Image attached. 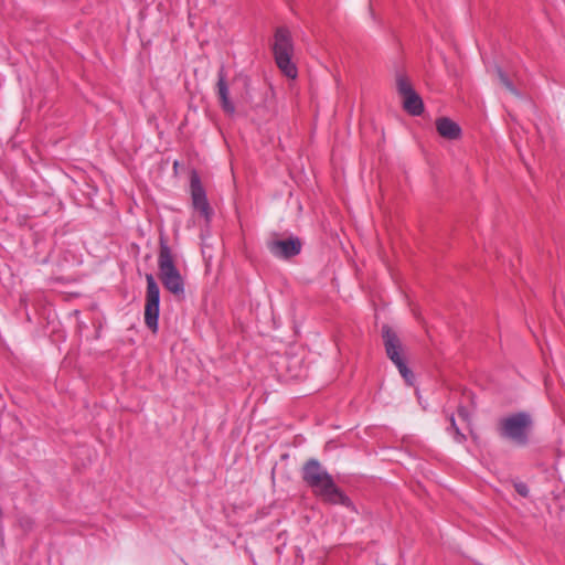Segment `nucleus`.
Returning a JSON list of instances; mask_svg holds the SVG:
<instances>
[{"instance_id": "7ed1b4c3", "label": "nucleus", "mask_w": 565, "mask_h": 565, "mask_svg": "<svg viewBox=\"0 0 565 565\" xmlns=\"http://www.w3.org/2000/svg\"><path fill=\"white\" fill-rule=\"evenodd\" d=\"M158 268L163 287L177 297H184V280L175 266L172 250L163 237H160Z\"/></svg>"}, {"instance_id": "423d86ee", "label": "nucleus", "mask_w": 565, "mask_h": 565, "mask_svg": "<svg viewBox=\"0 0 565 565\" xmlns=\"http://www.w3.org/2000/svg\"><path fill=\"white\" fill-rule=\"evenodd\" d=\"M146 281L145 323L150 330L156 332L158 330L160 311V289L152 274L146 275Z\"/></svg>"}, {"instance_id": "1a4fd4ad", "label": "nucleus", "mask_w": 565, "mask_h": 565, "mask_svg": "<svg viewBox=\"0 0 565 565\" xmlns=\"http://www.w3.org/2000/svg\"><path fill=\"white\" fill-rule=\"evenodd\" d=\"M217 77L218 78H217V84H216V88H217L216 93H217V97L220 99L221 107L226 114L233 115L235 113V106L232 103V100L230 99V90H228V85L226 83L223 66L220 68Z\"/></svg>"}, {"instance_id": "ddd939ff", "label": "nucleus", "mask_w": 565, "mask_h": 565, "mask_svg": "<svg viewBox=\"0 0 565 565\" xmlns=\"http://www.w3.org/2000/svg\"><path fill=\"white\" fill-rule=\"evenodd\" d=\"M396 89L401 96H405L414 92V88L412 87L408 77L403 73L396 74Z\"/></svg>"}, {"instance_id": "9d476101", "label": "nucleus", "mask_w": 565, "mask_h": 565, "mask_svg": "<svg viewBox=\"0 0 565 565\" xmlns=\"http://www.w3.org/2000/svg\"><path fill=\"white\" fill-rule=\"evenodd\" d=\"M436 128L441 137L449 140L458 139L461 135L460 126L447 117L438 118L436 120Z\"/></svg>"}, {"instance_id": "9b49d317", "label": "nucleus", "mask_w": 565, "mask_h": 565, "mask_svg": "<svg viewBox=\"0 0 565 565\" xmlns=\"http://www.w3.org/2000/svg\"><path fill=\"white\" fill-rule=\"evenodd\" d=\"M403 100L404 109L412 116H419L424 111V104L420 96L414 90L405 96Z\"/></svg>"}, {"instance_id": "6e6552de", "label": "nucleus", "mask_w": 565, "mask_h": 565, "mask_svg": "<svg viewBox=\"0 0 565 565\" xmlns=\"http://www.w3.org/2000/svg\"><path fill=\"white\" fill-rule=\"evenodd\" d=\"M190 188L193 209L200 212V214L205 218L206 222H210L213 215V211L207 201L205 190L202 186L198 175H192Z\"/></svg>"}, {"instance_id": "f8f14e48", "label": "nucleus", "mask_w": 565, "mask_h": 565, "mask_svg": "<svg viewBox=\"0 0 565 565\" xmlns=\"http://www.w3.org/2000/svg\"><path fill=\"white\" fill-rule=\"evenodd\" d=\"M494 70H495V74L498 76L500 84L503 85L505 87V89L509 90L512 95L520 97L521 96L520 92L516 89V87L514 86L512 81L509 78L507 73L500 66H495Z\"/></svg>"}, {"instance_id": "4468645a", "label": "nucleus", "mask_w": 565, "mask_h": 565, "mask_svg": "<svg viewBox=\"0 0 565 565\" xmlns=\"http://www.w3.org/2000/svg\"><path fill=\"white\" fill-rule=\"evenodd\" d=\"M449 422H450V426L447 428L448 433L454 436V439L457 443H460V444L463 443L466 440V436L458 428L454 415H450Z\"/></svg>"}, {"instance_id": "2eb2a0df", "label": "nucleus", "mask_w": 565, "mask_h": 565, "mask_svg": "<svg viewBox=\"0 0 565 565\" xmlns=\"http://www.w3.org/2000/svg\"><path fill=\"white\" fill-rule=\"evenodd\" d=\"M514 489L523 498H526L530 493L527 484L521 481L514 483Z\"/></svg>"}, {"instance_id": "39448f33", "label": "nucleus", "mask_w": 565, "mask_h": 565, "mask_svg": "<svg viewBox=\"0 0 565 565\" xmlns=\"http://www.w3.org/2000/svg\"><path fill=\"white\" fill-rule=\"evenodd\" d=\"M382 339L387 358L397 367L405 383L409 386L414 385L415 375L403 356V345L397 333L390 326L384 324L382 327Z\"/></svg>"}, {"instance_id": "dca6fc26", "label": "nucleus", "mask_w": 565, "mask_h": 565, "mask_svg": "<svg viewBox=\"0 0 565 565\" xmlns=\"http://www.w3.org/2000/svg\"><path fill=\"white\" fill-rule=\"evenodd\" d=\"M465 414V409L463 408H460L459 409V415H463Z\"/></svg>"}, {"instance_id": "f257e3e1", "label": "nucleus", "mask_w": 565, "mask_h": 565, "mask_svg": "<svg viewBox=\"0 0 565 565\" xmlns=\"http://www.w3.org/2000/svg\"><path fill=\"white\" fill-rule=\"evenodd\" d=\"M301 478L323 502L354 509L351 499L335 484L333 477L318 459L310 458L303 463Z\"/></svg>"}, {"instance_id": "f03ea898", "label": "nucleus", "mask_w": 565, "mask_h": 565, "mask_svg": "<svg viewBox=\"0 0 565 565\" xmlns=\"http://www.w3.org/2000/svg\"><path fill=\"white\" fill-rule=\"evenodd\" d=\"M532 429L533 418L527 412H516L501 417L497 425L499 437L518 447H525L530 443Z\"/></svg>"}, {"instance_id": "0eeeda50", "label": "nucleus", "mask_w": 565, "mask_h": 565, "mask_svg": "<svg viewBox=\"0 0 565 565\" xmlns=\"http://www.w3.org/2000/svg\"><path fill=\"white\" fill-rule=\"evenodd\" d=\"M302 243L297 236H289L286 239H271L267 243L269 253L280 259H289L300 254Z\"/></svg>"}, {"instance_id": "20e7f679", "label": "nucleus", "mask_w": 565, "mask_h": 565, "mask_svg": "<svg viewBox=\"0 0 565 565\" xmlns=\"http://www.w3.org/2000/svg\"><path fill=\"white\" fill-rule=\"evenodd\" d=\"M271 51L277 67L288 78L295 79L298 75L296 64L292 62L295 44L290 31L285 26L276 29Z\"/></svg>"}]
</instances>
